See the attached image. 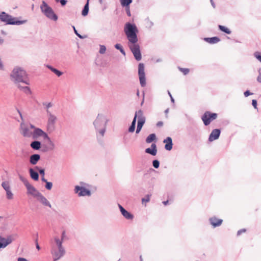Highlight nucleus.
<instances>
[{"mask_svg": "<svg viewBox=\"0 0 261 261\" xmlns=\"http://www.w3.org/2000/svg\"><path fill=\"white\" fill-rule=\"evenodd\" d=\"M72 28L74 30V33L81 39H83L84 37L78 33V32L75 29V27L74 26H72Z\"/></svg>", "mask_w": 261, "mask_h": 261, "instance_id": "47", "label": "nucleus"}, {"mask_svg": "<svg viewBox=\"0 0 261 261\" xmlns=\"http://www.w3.org/2000/svg\"><path fill=\"white\" fill-rule=\"evenodd\" d=\"M211 4L213 6V7L214 8H215V4H214V2L213 1V0H211Z\"/></svg>", "mask_w": 261, "mask_h": 261, "instance_id": "62", "label": "nucleus"}, {"mask_svg": "<svg viewBox=\"0 0 261 261\" xmlns=\"http://www.w3.org/2000/svg\"><path fill=\"white\" fill-rule=\"evenodd\" d=\"M45 188L48 190H50L52 188V187H53V183L51 182H50V181H47L46 182V185H45Z\"/></svg>", "mask_w": 261, "mask_h": 261, "instance_id": "44", "label": "nucleus"}, {"mask_svg": "<svg viewBox=\"0 0 261 261\" xmlns=\"http://www.w3.org/2000/svg\"><path fill=\"white\" fill-rule=\"evenodd\" d=\"M10 77L11 81L15 84L23 83L29 85L26 72L20 67H16L14 68L11 73Z\"/></svg>", "mask_w": 261, "mask_h": 261, "instance_id": "3", "label": "nucleus"}, {"mask_svg": "<svg viewBox=\"0 0 261 261\" xmlns=\"http://www.w3.org/2000/svg\"><path fill=\"white\" fill-rule=\"evenodd\" d=\"M108 121L109 120L107 117L101 114H98L94 121L93 125L96 129L97 138L98 140L104 136Z\"/></svg>", "mask_w": 261, "mask_h": 261, "instance_id": "2", "label": "nucleus"}, {"mask_svg": "<svg viewBox=\"0 0 261 261\" xmlns=\"http://www.w3.org/2000/svg\"><path fill=\"white\" fill-rule=\"evenodd\" d=\"M254 57L261 63V55L259 52H255L254 54Z\"/></svg>", "mask_w": 261, "mask_h": 261, "instance_id": "46", "label": "nucleus"}, {"mask_svg": "<svg viewBox=\"0 0 261 261\" xmlns=\"http://www.w3.org/2000/svg\"><path fill=\"white\" fill-rule=\"evenodd\" d=\"M55 241L56 244V245L55 246L57 247V248H58V249L60 250V251L61 252H65V249L62 246L63 241L62 240H60V239L58 237L55 238Z\"/></svg>", "mask_w": 261, "mask_h": 261, "instance_id": "22", "label": "nucleus"}, {"mask_svg": "<svg viewBox=\"0 0 261 261\" xmlns=\"http://www.w3.org/2000/svg\"><path fill=\"white\" fill-rule=\"evenodd\" d=\"M169 111V108L167 109L165 111V115H166V118H168V114Z\"/></svg>", "mask_w": 261, "mask_h": 261, "instance_id": "60", "label": "nucleus"}, {"mask_svg": "<svg viewBox=\"0 0 261 261\" xmlns=\"http://www.w3.org/2000/svg\"><path fill=\"white\" fill-rule=\"evenodd\" d=\"M179 69L184 73V75H186L189 72V69L188 68H182L179 67Z\"/></svg>", "mask_w": 261, "mask_h": 261, "instance_id": "45", "label": "nucleus"}, {"mask_svg": "<svg viewBox=\"0 0 261 261\" xmlns=\"http://www.w3.org/2000/svg\"><path fill=\"white\" fill-rule=\"evenodd\" d=\"M46 140H47L48 142V146L47 147H46V149L44 150V151H52L54 150L55 148V143L51 141L50 138L48 136V138H46Z\"/></svg>", "mask_w": 261, "mask_h": 261, "instance_id": "24", "label": "nucleus"}, {"mask_svg": "<svg viewBox=\"0 0 261 261\" xmlns=\"http://www.w3.org/2000/svg\"><path fill=\"white\" fill-rule=\"evenodd\" d=\"M60 2L61 5L63 6L66 4L67 1L66 0H60Z\"/></svg>", "mask_w": 261, "mask_h": 261, "instance_id": "54", "label": "nucleus"}, {"mask_svg": "<svg viewBox=\"0 0 261 261\" xmlns=\"http://www.w3.org/2000/svg\"><path fill=\"white\" fill-rule=\"evenodd\" d=\"M35 243H36V248L39 250L40 249V247L38 244V240L37 239H36L35 240Z\"/></svg>", "mask_w": 261, "mask_h": 261, "instance_id": "56", "label": "nucleus"}, {"mask_svg": "<svg viewBox=\"0 0 261 261\" xmlns=\"http://www.w3.org/2000/svg\"><path fill=\"white\" fill-rule=\"evenodd\" d=\"M150 195L147 194L145 197L142 198V202L143 203L144 202H148L150 201Z\"/></svg>", "mask_w": 261, "mask_h": 261, "instance_id": "40", "label": "nucleus"}, {"mask_svg": "<svg viewBox=\"0 0 261 261\" xmlns=\"http://www.w3.org/2000/svg\"><path fill=\"white\" fill-rule=\"evenodd\" d=\"M30 128L33 129L32 138L34 139L42 137L44 139L48 138V135L40 128L35 127L34 125L30 124Z\"/></svg>", "mask_w": 261, "mask_h": 261, "instance_id": "9", "label": "nucleus"}, {"mask_svg": "<svg viewBox=\"0 0 261 261\" xmlns=\"http://www.w3.org/2000/svg\"><path fill=\"white\" fill-rule=\"evenodd\" d=\"M219 29L222 32H225L227 34H230L231 33V31L227 28L224 26L219 25Z\"/></svg>", "mask_w": 261, "mask_h": 261, "instance_id": "34", "label": "nucleus"}, {"mask_svg": "<svg viewBox=\"0 0 261 261\" xmlns=\"http://www.w3.org/2000/svg\"><path fill=\"white\" fill-rule=\"evenodd\" d=\"M246 229H244V228L238 230L237 232V236L240 235L242 232H246Z\"/></svg>", "mask_w": 261, "mask_h": 261, "instance_id": "52", "label": "nucleus"}, {"mask_svg": "<svg viewBox=\"0 0 261 261\" xmlns=\"http://www.w3.org/2000/svg\"><path fill=\"white\" fill-rule=\"evenodd\" d=\"M145 152L152 155H155L157 153L156 145L155 143L151 145V148H147L145 150Z\"/></svg>", "mask_w": 261, "mask_h": 261, "instance_id": "19", "label": "nucleus"}, {"mask_svg": "<svg viewBox=\"0 0 261 261\" xmlns=\"http://www.w3.org/2000/svg\"><path fill=\"white\" fill-rule=\"evenodd\" d=\"M136 121L135 120H133L130 126H129V127L128 128L129 132L133 133L134 132L135 129V127H136Z\"/></svg>", "mask_w": 261, "mask_h": 261, "instance_id": "36", "label": "nucleus"}, {"mask_svg": "<svg viewBox=\"0 0 261 261\" xmlns=\"http://www.w3.org/2000/svg\"><path fill=\"white\" fill-rule=\"evenodd\" d=\"M211 224L214 227H217L221 225L222 223V219H218L216 217H212L210 219Z\"/></svg>", "mask_w": 261, "mask_h": 261, "instance_id": "20", "label": "nucleus"}, {"mask_svg": "<svg viewBox=\"0 0 261 261\" xmlns=\"http://www.w3.org/2000/svg\"><path fill=\"white\" fill-rule=\"evenodd\" d=\"M30 146L34 150H39L41 148V144L39 141H34L31 142Z\"/></svg>", "mask_w": 261, "mask_h": 261, "instance_id": "25", "label": "nucleus"}, {"mask_svg": "<svg viewBox=\"0 0 261 261\" xmlns=\"http://www.w3.org/2000/svg\"><path fill=\"white\" fill-rule=\"evenodd\" d=\"M11 243V240L9 239H8L7 240L5 239V241H0V248H5L8 245H9Z\"/></svg>", "mask_w": 261, "mask_h": 261, "instance_id": "29", "label": "nucleus"}, {"mask_svg": "<svg viewBox=\"0 0 261 261\" xmlns=\"http://www.w3.org/2000/svg\"><path fill=\"white\" fill-rule=\"evenodd\" d=\"M46 67L50 69L53 72L56 74L58 77H60L63 74V72L57 69L56 68L52 67L50 65H47Z\"/></svg>", "mask_w": 261, "mask_h": 261, "instance_id": "27", "label": "nucleus"}, {"mask_svg": "<svg viewBox=\"0 0 261 261\" xmlns=\"http://www.w3.org/2000/svg\"><path fill=\"white\" fill-rule=\"evenodd\" d=\"M47 122L46 128L48 133H51L55 129V124L57 120V117L51 113V112H48L47 114Z\"/></svg>", "mask_w": 261, "mask_h": 261, "instance_id": "8", "label": "nucleus"}, {"mask_svg": "<svg viewBox=\"0 0 261 261\" xmlns=\"http://www.w3.org/2000/svg\"><path fill=\"white\" fill-rule=\"evenodd\" d=\"M115 47L117 49H118L120 50V51L121 52V53L124 55V56H125V52L124 51V50L123 49L122 45L120 44H116L115 45Z\"/></svg>", "mask_w": 261, "mask_h": 261, "instance_id": "35", "label": "nucleus"}, {"mask_svg": "<svg viewBox=\"0 0 261 261\" xmlns=\"http://www.w3.org/2000/svg\"><path fill=\"white\" fill-rule=\"evenodd\" d=\"M4 43V39L0 38V44H2Z\"/></svg>", "mask_w": 261, "mask_h": 261, "instance_id": "64", "label": "nucleus"}, {"mask_svg": "<svg viewBox=\"0 0 261 261\" xmlns=\"http://www.w3.org/2000/svg\"><path fill=\"white\" fill-rule=\"evenodd\" d=\"M37 200L41 203L43 205L51 207V204L47 199L40 193L36 197Z\"/></svg>", "mask_w": 261, "mask_h": 261, "instance_id": "16", "label": "nucleus"}, {"mask_svg": "<svg viewBox=\"0 0 261 261\" xmlns=\"http://www.w3.org/2000/svg\"><path fill=\"white\" fill-rule=\"evenodd\" d=\"M0 241H5V238H3V237H2L0 236Z\"/></svg>", "mask_w": 261, "mask_h": 261, "instance_id": "63", "label": "nucleus"}, {"mask_svg": "<svg viewBox=\"0 0 261 261\" xmlns=\"http://www.w3.org/2000/svg\"><path fill=\"white\" fill-rule=\"evenodd\" d=\"M126 11L127 15L128 16H130L131 14H130V10H129V6L126 7Z\"/></svg>", "mask_w": 261, "mask_h": 261, "instance_id": "53", "label": "nucleus"}, {"mask_svg": "<svg viewBox=\"0 0 261 261\" xmlns=\"http://www.w3.org/2000/svg\"><path fill=\"white\" fill-rule=\"evenodd\" d=\"M5 70V67L3 61L0 59V71H4Z\"/></svg>", "mask_w": 261, "mask_h": 261, "instance_id": "50", "label": "nucleus"}, {"mask_svg": "<svg viewBox=\"0 0 261 261\" xmlns=\"http://www.w3.org/2000/svg\"><path fill=\"white\" fill-rule=\"evenodd\" d=\"M17 84V87L20 90H21L22 91H23V88H24L25 86H21L19 83H18V84Z\"/></svg>", "mask_w": 261, "mask_h": 261, "instance_id": "55", "label": "nucleus"}, {"mask_svg": "<svg viewBox=\"0 0 261 261\" xmlns=\"http://www.w3.org/2000/svg\"><path fill=\"white\" fill-rule=\"evenodd\" d=\"M145 121H138L136 133L138 134L141 130L143 125L145 123Z\"/></svg>", "mask_w": 261, "mask_h": 261, "instance_id": "32", "label": "nucleus"}, {"mask_svg": "<svg viewBox=\"0 0 261 261\" xmlns=\"http://www.w3.org/2000/svg\"><path fill=\"white\" fill-rule=\"evenodd\" d=\"M65 252H61L55 245H53L51 250V253L53 257L54 261H57L63 256Z\"/></svg>", "mask_w": 261, "mask_h": 261, "instance_id": "12", "label": "nucleus"}, {"mask_svg": "<svg viewBox=\"0 0 261 261\" xmlns=\"http://www.w3.org/2000/svg\"><path fill=\"white\" fill-rule=\"evenodd\" d=\"M40 10L41 12L48 19L54 21L58 20V16L55 13L53 9L44 1L42 2L40 5Z\"/></svg>", "mask_w": 261, "mask_h": 261, "instance_id": "4", "label": "nucleus"}, {"mask_svg": "<svg viewBox=\"0 0 261 261\" xmlns=\"http://www.w3.org/2000/svg\"><path fill=\"white\" fill-rule=\"evenodd\" d=\"M29 171L32 179L35 181H37L39 179V174L38 172L35 171L33 168H30Z\"/></svg>", "mask_w": 261, "mask_h": 261, "instance_id": "23", "label": "nucleus"}, {"mask_svg": "<svg viewBox=\"0 0 261 261\" xmlns=\"http://www.w3.org/2000/svg\"><path fill=\"white\" fill-rule=\"evenodd\" d=\"M163 125V122L162 121H159L156 123V126L158 127H162Z\"/></svg>", "mask_w": 261, "mask_h": 261, "instance_id": "58", "label": "nucleus"}, {"mask_svg": "<svg viewBox=\"0 0 261 261\" xmlns=\"http://www.w3.org/2000/svg\"><path fill=\"white\" fill-rule=\"evenodd\" d=\"M121 5L123 7H127L132 3V0H120Z\"/></svg>", "mask_w": 261, "mask_h": 261, "instance_id": "33", "label": "nucleus"}, {"mask_svg": "<svg viewBox=\"0 0 261 261\" xmlns=\"http://www.w3.org/2000/svg\"><path fill=\"white\" fill-rule=\"evenodd\" d=\"M40 159V155L39 154H34L30 157V162L31 164L35 165Z\"/></svg>", "mask_w": 261, "mask_h": 261, "instance_id": "21", "label": "nucleus"}, {"mask_svg": "<svg viewBox=\"0 0 261 261\" xmlns=\"http://www.w3.org/2000/svg\"><path fill=\"white\" fill-rule=\"evenodd\" d=\"M152 165L154 168L158 169L160 166V162L157 160H154L152 162Z\"/></svg>", "mask_w": 261, "mask_h": 261, "instance_id": "42", "label": "nucleus"}, {"mask_svg": "<svg viewBox=\"0 0 261 261\" xmlns=\"http://www.w3.org/2000/svg\"><path fill=\"white\" fill-rule=\"evenodd\" d=\"M17 261H29L28 260H27L26 258H23V257H19L17 259Z\"/></svg>", "mask_w": 261, "mask_h": 261, "instance_id": "59", "label": "nucleus"}, {"mask_svg": "<svg viewBox=\"0 0 261 261\" xmlns=\"http://www.w3.org/2000/svg\"><path fill=\"white\" fill-rule=\"evenodd\" d=\"M217 117V114L216 113H212L210 112L207 111L205 112L201 118L204 125L207 126L210 124L212 121L216 119Z\"/></svg>", "mask_w": 261, "mask_h": 261, "instance_id": "10", "label": "nucleus"}, {"mask_svg": "<svg viewBox=\"0 0 261 261\" xmlns=\"http://www.w3.org/2000/svg\"><path fill=\"white\" fill-rule=\"evenodd\" d=\"M89 0L87 1V3L85 5L84 8L82 10V15L83 16H86L88 14V12H89Z\"/></svg>", "mask_w": 261, "mask_h": 261, "instance_id": "28", "label": "nucleus"}, {"mask_svg": "<svg viewBox=\"0 0 261 261\" xmlns=\"http://www.w3.org/2000/svg\"><path fill=\"white\" fill-rule=\"evenodd\" d=\"M100 49H99V53L100 54H103L105 53L106 50V47L104 45H99Z\"/></svg>", "mask_w": 261, "mask_h": 261, "instance_id": "41", "label": "nucleus"}, {"mask_svg": "<svg viewBox=\"0 0 261 261\" xmlns=\"http://www.w3.org/2000/svg\"><path fill=\"white\" fill-rule=\"evenodd\" d=\"M138 118V121H145V117L143 115V112L141 110H139L136 111L133 120L136 121L137 118Z\"/></svg>", "mask_w": 261, "mask_h": 261, "instance_id": "18", "label": "nucleus"}, {"mask_svg": "<svg viewBox=\"0 0 261 261\" xmlns=\"http://www.w3.org/2000/svg\"><path fill=\"white\" fill-rule=\"evenodd\" d=\"M35 169L38 170L39 173L42 175V176H44L45 171L44 169L40 168L38 166H36L35 167Z\"/></svg>", "mask_w": 261, "mask_h": 261, "instance_id": "39", "label": "nucleus"}, {"mask_svg": "<svg viewBox=\"0 0 261 261\" xmlns=\"http://www.w3.org/2000/svg\"><path fill=\"white\" fill-rule=\"evenodd\" d=\"M119 208L123 216L127 220H132L134 218V215L127 211L121 205L118 204Z\"/></svg>", "mask_w": 261, "mask_h": 261, "instance_id": "14", "label": "nucleus"}, {"mask_svg": "<svg viewBox=\"0 0 261 261\" xmlns=\"http://www.w3.org/2000/svg\"><path fill=\"white\" fill-rule=\"evenodd\" d=\"M15 18L12 17L11 15L6 13L5 12L0 13V20L7 24L20 25L26 22V20H15Z\"/></svg>", "mask_w": 261, "mask_h": 261, "instance_id": "5", "label": "nucleus"}, {"mask_svg": "<svg viewBox=\"0 0 261 261\" xmlns=\"http://www.w3.org/2000/svg\"><path fill=\"white\" fill-rule=\"evenodd\" d=\"M17 111L20 115L21 119L22 120V122L20 124V132L21 134L24 137H32L33 132L31 130V128L24 123L23 117L20 111L19 110H18Z\"/></svg>", "mask_w": 261, "mask_h": 261, "instance_id": "6", "label": "nucleus"}, {"mask_svg": "<svg viewBox=\"0 0 261 261\" xmlns=\"http://www.w3.org/2000/svg\"><path fill=\"white\" fill-rule=\"evenodd\" d=\"M22 91L27 94H31L32 93L30 88L28 86H25Z\"/></svg>", "mask_w": 261, "mask_h": 261, "instance_id": "43", "label": "nucleus"}, {"mask_svg": "<svg viewBox=\"0 0 261 261\" xmlns=\"http://www.w3.org/2000/svg\"><path fill=\"white\" fill-rule=\"evenodd\" d=\"M41 180L45 183L47 181V180L44 178V176H42Z\"/></svg>", "mask_w": 261, "mask_h": 261, "instance_id": "61", "label": "nucleus"}, {"mask_svg": "<svg viewBox=\"0 0 261 261\" xmlns=\"http://www.w3.org/2000/svg\"><path fill=\"white\" fill-rule=\"evenodd\" d=\"M2 186L5 191H8L10 189V186L8 181L3 182Z\"/></svg>", "mask_w": 261, "mask_h": 261, "instance_id": "37", "label": "nucleus"}, {"mask_svg": "<svg viewBox=\"0 0 261 261\" xmlns=\"http://www.w3.org/2000/svg\"><path fill=\"white\" fill-rule=\"evenodd\" d=\"M221 133V130L219 129H213L210 134L208 138V141L212 142L219 138Z\"/></svg>", "mask_w": 261, "mask_h": 261, "instance_id": "15", "label": "nucleus"}, {"mask_svg": "<svg viewBox=\"0 0 261 261\" xmlns=\"http://www.w3.org/2000/svg\"><path fill=\"white\" fill-rule=\"evenodd\" d=\"M205 40L208 43L211 44H214L218 43L220 41V39L218 37H213L211 38H206Z\"/></svg>", "mask_w": 261, "mask_h": 261, "instance_id": "26", "label": "nucleus"}, {"mask_svg": "<svg viewBox=\"0 0 261 261\" xmlns=\"http://www.w3.org/2000/svg\"><path fill=\"white\" fill-rule=\"evenodd\" d=\"M74 191L75 193L78 194L79 196H89L91 195V192L89 190L79 186L75 187Z\"/></svg>", "mask_w": 261, "mask_h": 261, "instance_id": "13", "label": "nucleus"}, {"mask_svg": "<svg viewBox=\"0 0 261 261\" xmlns=\"http://www.w3.org/2000/svg\"><path fill=\"white\" fill-rule=\"evenodd\" d=\"M43 106L44 107V109L46 110V114H48V112H51L49 110V108L53 107V105L51 102H43L42 103Z\"/></svg>", "mask_w": 261, "mask_h": 261, "instance_id": "31", "label": "nucleus"}, {"mask_svg": "<svg viewBox=\"0 0 261 261\" xmlns=\"http://www.w3.org/2000/svg\"><path fill=\"white\" fill-rule=\"evenodd\" d=\"M124 31L128 40V46L134 55L135 59L139 61L142 59L140 46L137 44L138 29L135 24L127 22L124 26Z\"/></svg>", "mask_w": 261, "mask_h": 261, "instance_id": "1", "label": "nucleus"}, {"mask_svg": "<svg viewBox=\"0 0 261 261\" xmlns=\"http://www.w3.org/2000/svg\"><path fill=\"white\" fill-rule=\"evenodd\" d=\"M163 142L165 143V148L166 150L170 151L172 149L173 143L172 138L168 137L166 139H164Z\"/></svg>", "mask_w": 261, "mask_h": 261, "instance_id": "17", "label": "nucleus"}, {"mask_svg": "<svg viewBox=\"0 0 261 261\" xmlns=\"http://www.w3.org/2000/svg\"><path fill=\"white\" fill-rule=\"evenodd\" d=\"M253 93H251L249 90L246 91L244 94L245 97H248V96L252 95Z\"/></svg>", "mask_w": 261, "mask_h": 261, "instance_id": "51", "label": "nucleus"}, {"mask_svg": "<svg viewBox=\"0 0 261 261\" xmlns=\"http://www.w3.org/2000/svg\"><path fill=\"white\" fill-rule=\"evenodd\" d=\"M7 198L8 199H12L13 198V194L11 191V190H8V191H6Z\"/></svg>", "mask_w": 261, "mask_h": 261, "instance_id": "38", "label": "nucleus"}, {"mask_svg": "<svg viewBox=\"0 0 261 261\" xmlns=\"http://www.w3.org/2000/svg\"><path fill=\"white\" fill-rule=\"evenodd\" d=\"M20 179L23 183L27 189V194L29 195H31L34 197L36 198L40 192L38 191L34 186H33L27 179L22 177V176L20 177Z\"/></svg>", "mask_w": 261, "mask_h": 261, "instance_id": "7", "label": "nucleus"}, {"mask_svg": "<svg viewBox=\"0 0 261 261\" xmlns=\"http://www.w3.org/2000/svg\"><path fill=\"white\" fill-rule=\"evenodd\" d=\"M156 139V136L155 134H150L146 139V142L150 143Z\"/></svg>", "mask_w": 261, "mask_h": 261, "instance_id": "30", "label": "nucleus"}, {"mask_svg": "<svg viewBox=\"0 0 261 261\" xmlns=\"http://www.w3.org/2000/svg\"><path fill=\"white\" fill-rule=\"evenodd\" d=\"M66 236V232H65V231H63L62 233V236H61V240L62 241L63 240V239H64V238Z\"/></svg>", "mask_w": 261, "mask_h": 261, "instance_id": "57", "label": "nucleus"}, {"mask_svg": "<svg viewBox=\"0 0 261 261\" xmlns=\"http://www.w3.org/2000/svg\"><path fill=\"white\" fill-rule=\"evenodd\" d=\"M252 105L253 106V107H254V109H257V100H255V99H253L252 100Z\"/></svg>", "mask_w": 261, "mask_h": 261, "instance_id": "48", "label": "nucleus"}, {"mask_svg": "<svg viewBox=\"0 0 261 261\" xmlns=\"http://www.w3.org/2000/svg\"><path fill=\"white\" fill-rule=\"evenodd\" d=\"M138 75L140 85L142 87L146 85V78L144 71V65L143 63H139L138 65Z\"/></svg>", "mask_w": 261, "mask_h": 261, "instance_id": "11", "label": "nucleus"}, {"mask_svg": "<svg viewBox=\"0 0 261 261\" xmlns=\"http://www.w3.org/2000/svg\"><path fill=\"white\" fill-rule=\"evenodd\" d=\"M258 71L259 74H258V76L257 77L256 80H257V81L258 83L261 84V72H260V69H259L258 70Z\"/></svg>", "mask_w": 261, "mask_h": 261, "instance_id": "49", "label": "nucleus"}]
</instances>
